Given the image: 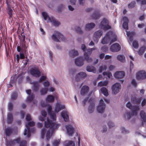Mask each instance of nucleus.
I'll return each mask as SVG.
<instances>
[{
    "mask_svg": "<svg viewBox=\"0 0 146 146\" xmlns=\"http://www.w3.org/2000/svg\"><path fill=\"white\" fill-rule=\"evenodd\" d=\"M126 34L127 36L133 37L135 35V33L134 32L127 31Z\"/></svg>",
    "mask_w": 146,
    "mask_h": 146,
    "instance_id": "6e6d98bb",
    "label": "nucleus"
},
{
    "mask_svg": "<svg viewBox=\"0 0 146 146\" xmlns=\"http://www.w3.org/2000/svg\"><path fill=\"white\" fill-rule=\"evenodd\" d=\"M61 115L63 118L65 122H67L69 120V117L68 112L66 111H62L61 113Z\"/></svg>",
    "mask_w": 146,
    "mask_h": 146,
    "instance_id": "4be33fe9",
    "label": "nucleus"
},
{
    "mask_svg": "<svg viewBox=\"0 0 146 146\" xmlns=\"http://www.w3.org/2000/svg\"><path fill=\"white\" fill-rule=\"evenodd\" d=\"M96 49L95 48H88L87 50V52H85L84 54V56L85 59L88 62H91L92 61V58H90V56L92 51Z\"/></svg>",
    "mask_w": 146,
    "mask_h": 146,
    "instance_id": "423d86ee",
    "label": "nucleus"
},
{
    "mask_svg": "<svg viewBox=\"0 0 146 146\" xmlns=\"http://www.w3.org/2000/svg\"><path fill=\"white\" fill-rule=\"evenodd\" d=\"M131 100L132 103L137 105H139L141 103V99L140 98H137L136 97L132 98Z\"/></svg>",
    "mask_w": 146,
    "mask_h": 146,
    "instance_id": "393cba45",
    "label": "nucleus"
},
{
    "mask_svg": "<svg viewBox=\"0 0 146 146\" xmlns=\"http://www.w3.org/2000/svg\"><path fill=\"white\" fill-rule=\"evenodd\" d=\"M106 107L105 104L102 99L100 101L99 104L97 108L98 112L100 113H102L104 111Z\"/></svg>",
    "mask_w": 146,
    "mask_h": 146,
    "instance_id": "0eeeda50",
    "label": "nucleus"
},
{
    "mask_svg": "<svg viewBox=\"0 0 146 146\" xmlns=\"http://www.w3.org/2000/svg\"><path fill=\"white\" fill-rule=\"evenodd\" d=\"M101 92L106 96L108 95V90L105 87H102L100 89Z\"/></svg>",
    "mask_w": 146,
    "mask_h": 146,
    "instance_id": "e433bc0d",
    "label": "nucleus"
},
{
    "mask_svg": "<svg viewBox=\"0 0 146 146\" xmlns=\"http://www.w3.org/2000/svg\"><path fill=\"white\" fill-rule=\"evenodd\" d=\"M64 7V5L62 4L60 5L58 7L57 11L59 12L61 11L62 9Z\"/></svg>",
    "mask_w": 146,
    "mask_h": 146,
    "instance_id": "69168bd1",
    "label": "nucleus"
},
{
    "mask_svg": "<svg viewBox=\"0 0 146 146\" xmlns=\"http://www.w3.org/2000/svg\"><path fill=\"white\" fill-rule=\"evenodd\" d=\"M13 119V117L12 114L11 113H9L8 114L7 117V122L8 123H11Z\"/></svg>",
    "mask_w": 146,
    "mask_h": 146,
    "instance_id": "4c0bfd02",
    "label": "nucleus"
},
{
    "mask_svg": "<svg viewBox=\"0 0 146 146\" xmlns=\"http://www.w3.org/2000/svg\"><path fill=\"white\" fill-rule=\"evenodd\" d=\"M19 146H26L27 144V142L25 140L20 141L19 142Z\"/></svg>",
    "mask_w": 146,
    "mask_h": 146,
    "instance_id": "13d9d810",
    "label": "nucleus"
},
{
    "mask_svg": "<svg viewBox=\"0 0 146 146\" xmlns=\"http://www.w3.org/2000/svg\"><path fill=\"white\" fill-rule=\"evenodd\" d=\"M146 49V47L145 46H143L141 47L138 51V54L140 55H141L143 54L144 52Z\"/></svg>",
    "mask_w": 146,
    "mask_h": 146,
    "instance_id": "79ce46f5",
    "label": "nucleus"
},
{
    "mask_svg": "<svg viewBox=\"0 0 146 146\" xmlns=\"http://www.w3.org/2000/svg\"><path fill=\"white\" fill-rule=\"evenodd\" d=\"M123 20L124 21L122 25L123 28L126 30H128L129 20L128 18L126 17H124L123 18Z\"/></svg>",
    "mask_w": 146,
    "mask_h": 146,
    "instance_id": "6ab92c4d",
    "label": "nucleus"
},
{
    "mask_svg": "<svg viewBox=\"0 0 146 146\" xmlns=\"http://www.w3.org/2000/svg\"><path fill=\"white\" fill-rule=\"evenodd\" d=\"M51 117V118L53 121L56 120V116L55 114L52 113L50 114H49Z\"/></svg>",
    "mask_w": 146,
    "mask_h": 146,
    "instance_id": "680f3d73",
    "label": "nucleus"
},
{
    "mask_svg": "<svg viewBox=\"0 0 146 146\" xmlns=\"http://www.w3.org/2000/svg\"><path fill=\"white\" fill-rule=\"evenodd\" d=\"M86 70L89 72H92L94 73L96 72V70L95 67L92 66H88L86 67Z\"/></svg>",
    "mask_w": 146,
    "mask_h": 146,
    "instance_id": "7c9ffc66",
    "label": "nucleus"
},
{
    "mask_svg": "<svg viewBox=\"0 0 146 146\" xmlns=\"http://www.w3.org/2000/svg\"><path fill=\"white\" fill-rule=\"evenodd\" d=\"M21 36L20 39L22 40L23 39V44L24 47V48L25 49L27 48L25 44V43L26 42L25 41V36L23 33V32L21 33Z\"/></svg>",
    "mask_w": 146,
    "mask_h": 146,
    "instance_id": "58836bf2",
    "label": "nucleus"
},
{
    "mask_svg": "<svg viewBox=\"0 0 146 146\" xmlns=\"http://www.w3.org/2000/svg\"><path fill=\"white\" fill-rule=\"evenodd\" d=\"M136 3L135 1H133L131 2L128 5V7L129 8H132L134 7Z\"/></svg>",
    "mask_w": 146,
    "mask_h": 146,
    "instance_id": "3c124183",
    "label": "nucleus"
},
{
    "mask_svg": "<svg viewBox=\"0 0 146 146\" xmlns=\"http://www.w3.org/2000/svg\"><path fill=\"white\" fill-rule=\"evenodd\" d=\"M5 3L7 7V12L9 15V17L11 18L13 16V12L14 7V5L17 6V4L13 0H5Z\"/></svg>",
    "mask_w": 146,
    "mask_h": 146,
    "instance_id": "f03ea898",
    "label": "nucleus"
},
{
    "mask_svg": "<svg viewBox=\"0 0 146 146\" xmlns=\"http://www.w3.org/2000/svg\"><path fill=\"white\" fill-rule=\"evenodd\" d=\"M44 123L45 127L46 128H49L52 131L57 129L59 126V124L53 122L48 118L47 119V121H45Z\"/></svg>",
    "mask_w": 146,
    "mask_h": 146,
    "instance_id": "7ed1b4c3",
    "label": "nucleus"
},
{
    "mask_svg": "<svg viewBox=\"0 0 146 146\" xmlns=\"http://www.w3.org/2000/svg\"><path fill=\"white\" fill-rule=\"evenodd\" d=\"M136 78L138 80H143L146 78V72L145 71H139L136 74Z\"/></svg>",
    "mask_w": 146,
    "mask_h": 146,
    "instance_id": "9d476101",
    "label": "nucleus"
},
{
    "mask_svg": "<svg viewBox=\"0 0 146 146\" xmlns=\"http://www.w3.org/2000/svg\"><path fill=\"white\" fill-rule=\"evenodd\" d=\"M17 93L15 92H14L11 95V98L12 100H16L17 98Z\"/></svg>",
    "mask_w": 146,
    "mask_h": 146,
    "instance_id": "5fc2aeb1",
    "label": "nucleus"
},
{
    "mask_svg": "<svg viewBox=\"0 0 146 146\" xmlns=\"http://www.w3.org/2000/svg\"><path fill=\"white\" fill-rule=\"evenodd\" d=\"M19 54H17L16 55V59L17 60V63H19L20 59H24L25 58V55L22 52H20L19 54Z\"/></svg>",
    "mask_w": 146,
    "mask_h": 146,
    "instance_id": "2f4dec72",
    "label": "nucleus"
},
{
    "mask_svg": "<svg viewBox=\"0 0 146 146\" xmlns=\"http://www.w3.org/2000/svg\"><path fill=\"white\" fill-rule=\"evenodd\" d=\"M91 17L94 19H97L100 18V16L99 13L97 12L93 14Z\"/></svg>",
    "mask_w": 146,
    "mask_h": 146,
    "instance_id": "a18cd8bd",
    "label": "nucleus"
},
{
    "mask_svg": "<svg viewBox=\"0 0 146 146\" xmlns=\"http://www.w3.org/2000/svg\"><path fill=\"white\" fill-rule=\"evenodd\" d=\"M78 51L74 50H72L69 52V55L71 57H74L78 56Z\"/></svg>",
    "mask_w": 146,
    "mask_h": 146,
    "instance_id": "c85d7f7f",
    "label": "nucleus"
},
{
    "mask_svg": "<svg viewBox=\"0 0 146 146\" xmlns=\"http://www.w3.org/2000/svg\"><path fill=\"white\" fill-rule=\"evenodd\" d=\"M117 60L123 63L125 62V57L123 55H118L117 56Z\"/></svg>",
    "mask_w": 146,
    "mask_h": 146,
    "instance_id": "bb28decb",
    "label": "nucleus"
},
{
    "mask_svg": "<svg viewBox=\"0 0 146 146\" xmlns=\"http://www.w3.org/2000/svg\"><path fill=\"white\" fill-rule=\"evenodd\" d=\"M101 50L103 52H106L108 51V47L106 46H104L101 47Z\"/></svg>",
    "mask_w": 146,
    "mask_h": 146,
    "instance_id": "0e129e2a",
    "label": "nucleus"
},
{
    "mask_svg": "<svg viewBox=\"0 0 146 146\" xmlns=\"http://www.w3.org/2000/svg\"><path fill=\"white\" fill-rule=\"evenodd\" d=\"M35 98V95L33 93H32L27 98L26 101L27 102H31L34 100Z\"/></svg>",
    "mask_w": 146,
    "mask_h": 146,
    "instance_id": "f704fd0d",
    "label": "nucleus"
},
{
    "mask_svg": "<svg viewBox=\"0 0 146 146\" xmlns=\"http://www.w3.org/2000/svg\"><path fill=\"white\" fill-rule=\"evenodd\" d=\"M104 76H106L109 78H110L111 76H112V74L110 72H104L103 73Z\"/></svg>",
    "mask_w": 146,
    "mask_h": 146,
    "instance_id": "8fccbe9b",
    "label": "nucleus"
},
{
    "mask_svg": "<svg viewBox=\"0 0 146 146\" xmlns=\"http://www.w3.org/2000/svg\"><path fill=\"white\" fill-rule=\"evenodd\" d=\"M95 104L94 102L90 103V105L88 108V110L89 113H92L94 111Z\"/></svg>",
    "mask_w": 146,
    "mask_h": 146,
    "instance_id": "cd10ccee",
    "label": "nucleus"
},
{
    "mask_svg": "<svg viewBox=\"0 0 146 146\" xmlns=\"http://www.w3.org/2000/svg\"><path fill=\"white\" fill-rule=\"evenodd\" d=\"M50 138V131L48 130L46 133V138L48 140Z\"/></svg>",
    "mask_w": 146,
    "mask_h": 146,
    "instance_id": "e2e57ef3",
    "label": "nucleus"
},
{
    "mask_svg": "<svg viewBox=\"0 0 146 146\" xmlns=\"http://www.w3.org/2000/svg\"><path fill=\"white\" fill-rule=\"evenodd\" d=\"M89 90V87L87 86H83L81 90L80 94L84 96L87 94Z\"/></svg>",
    "mask_w": 146,
    "mask_h": 146,
    "instance_id": "a211bd4d",
    "label": "nucleus"
},
{
    "mask_svg": "<svg viewBox=\"0 0 146 146\" xmlns=\"http://www.w3.org/2000/svg\"><path fill=\"white\" fill-rule=\"evenodd\" d=\"M60 143V141L59 139L55 140L52 143V145L53 146H58Z\"/></svg>",
    "mask_w": 146,
    "mask_h": 146,
    "instance_id": "09e8293b",
    "label": "nucleus"
},
{
    "mask_svg": "<svg viewBox=\"0 0 146 146\" xmlns=\"http://www.w3.org/2000/svg\"><path fill=\"white\" fill-rule=\"evenodd\" d=\"M110 40L109 33H108L102 39L101 42L103 44H107Z\"/></svg>",
    "mask_w": 146,
    "mask_h": 146,
    "instance_id": "aec40b11",
    "label": "nucleus"
},
{
    "mask_svg": "<svg viewBox=\"0 0 146 146\" xmlns=\"http://www.w3.org/2000/svg\"><path fill=\"white\" fill-rule=\"evenodd\" d=\"M13 108V103L11 102H9L8 104V109L10 111H11Z\"/></svg>",
    "mask_w": 146,
    "mask_h": 146,
    "instance_id": "de8ad7c7",
    "label": "nucleus"
},
{
    "mask_svg": "<svg viewBox=\"0 0 146 146\" xmlns=\"http://www.w3.org/2000/svg\"><path fill=\"white\" fill-rule=\"evenodd\" d=\"M35 123L34 121H30L28 123L26 124V127L27 128V129L30 130L29 127H33L35 126Z\"/></svg>",
    "mask_w": 146,
    "mask_h": 146,
    "instance_id": "ea45409f",
    "label": "nucleus"
},
{
    "mask_svg": "<svg viewBox=\"0 0 146 146\" xmlns=\"http://www.w3.org/2000/svg\"><path fill=\"white\" fill-rule=\"evenodd\" d=\"M103 33L102 31L98 30L94 34L93 40L96 42H97L100 37L102 35Z\"/></svg>",
    "mask_w": 146,
    "mask_h": 146,
    "instance_id": "9b49d317",
    "label": "nucleus"
},
{
    "mask_svg": "<svg viewBox=\"0 0 146 146\" xmlns=\"http://www.w3.org/2000/svg\"><path fill=\"white\" fill-rule=\"evenodd\" d=\"M20 141V137H18L16 139L13 140H7V145L11 146L14 145L16 143H19Z\"/></svg>",
    "mask_w": 146,
    "mask_h": 146,
    "instance_id": "dca6fc26",
    "label": "nucleus"
},
{
    "mask_svg": "<svg viewBox=\"0 0 146 146\" xmlns=\"http://www.w3.org/2000/svg\"><path fill=\"white\" fill-rule=\"evenodd\" d=\"M17 78H18V81L19 83H20L21 82L23 81V76L21 74L18 75Z\"/></svg>",
    "mask_w": 146,
    "mask_h": 146,
    "instance_id": "603ef678",
    "label": "nucleus"
},
{
    "mask_svg": "<svg viewBox=\"0 0 146 146\" xmlns=\"http://www.w3.org/2000/svg\"><path fill=\"white\" fill-rule=\"evenodd\" d=\"M13 131L12 128L8 127L5 130V134L6 136H9L12 133Z\"/></svg>",
    "mask_w": 146,
    "mask_h": 146,
    "instance_id": "c756f323",
    "label": "nucleus"
},
{
    "mask_svg": "<svg viewBox=\"0 0 146 146\" xmlns=\"http://www.w3.org/2000/svg\"><path fill=\"white\" fill-rule=\"evenodd\" d=\"M33 90L35 92L38 91L39 90V85L38 82H35L33 83Z\"/></svg>",
    "mask_w": 146,
    "mask_h": 146,
    "instance_id": "473e14b6",
    "label": "nucleus"
},
{
    "mask_svg": "<svg viewBox=\"0 0 146 146\" xmlns=\"http://www.w3.org/2000/svg\"><path fill=\"white\" fill-rule=\"evenodd\" d=\"M46 129L45 128H43L41 130V137L42 138H44L46 131Z\"/></svg>",
    "mask_w": 146,
    "mask_h": 146,
    "instance_id": "052dcab7",
    "label": "nucleus"
},
{
    "mask_svg": "<svg viewBox=\"0 0 146 146\" xmlns=\"http://www.w3.org/2000/svg\"><path fill=\"white\" fill-rule=\"evenodd\" d=\"M108 80L104 81H100L98 84V86L101 87L103 86H106L108 84Z\"/></svg>",
    "mask_w": 146,
    "mask_h": 146,
    "instance_id": "a19ab883",
    "label": "nucleus"
},
{
    "mask_svg": "<svg viewBox=\"0 0 146 146\" xmlns=\"http://www.w3.org/2000/svg\"><path fill=\"white\" fill-rule=\"evenodd\" d=\"M109 22L105 18H104L101 22L100 28L104 30H106L111 29V27L109 25Z\"/></svg>",
    "mask_w": 146,
    "mask_h": 146,
    "instance_id": "39448f33",
    "label": "nucleus"
},
{
    "mask_svg": "<svg viewBox=\"0 0 146 146\" xmlns=\"http://www.w3.org/2000/svg\"><path fill=\"white\" fill-rule=\"evenodd\" d=\"M46 101L50 102H52L54 101V97L51 95H48L46 98Z\"/></svg>",
    "mask_w": 146,
    "mask_h": 146,
    "instance_id": "c9c22d12",
    "label": "nucleus"
},
{
    "mask_svg": "<svg viewBox=\"0 0 146 146\" xmlns=\"http://www.w3.org/2000/svg\"><path fill=\"white\" fill-rule=\"evenodd\" d=\"M126 107L129 109L131 110V113L130 112H127L126 113L128 119H129L132 116L136 115L137 114V111L139 110V106H132L131 104L129 102L126 104Z\"/></svg>",
    "mask_w": 146,
    "mask_h": 146,
    "instance_id": "f257e3e1",
    "label": "nucleus"
},
{
    "mask_svg": "<svg viewBox=\"0 0 146 146\" xmlns=\"http://www.w3.org/2000/svg\"><path fill=\"white\" fill-rule=\"evenodd\" d=\"M65 108V106L62 105L60 106L59 103H57L55 109V111L57 113L59 112L62 109H64Z\"/></svg>",
    "mask_w": 146,
    "mask_h": 146,
    "instance_id": "b1692460",
    "label": "nucleus"
},
{
    "mask_svg": "<svg viewBox=\"0 0 146 146\" xmlns=\"http://www.w3.org/2000/svg\"><path fill=\"white\" fill-rule=\"evenodd\" d=\"M121 49L120 45L117 43H115L112 44L110 47V50L113 52H117L119 51Z\"/></svg>",
    "mask_w": 146,
    "mask_h": 146,
    "instance_id": "f8f14e48",
    "label": "nucleus"
},
{
    "mask_svg": "<svg viewBox=\"0 0 146 146\" xmlns=\"http://www.w3.org/2000/svg\"><path fill=\"white\" fill-rule=\"evenodd\" d=\"M121 86L120 84L116 83L112 86L111 89L112 92L115 94L118 93L120 90Z\"/></svg>",
    "mask_w": 146,
    "mask_h": 146,
    "instance_id": "1a4fd4ad",
    "label": "nucleus"
},
{
    "mask_svg": "<svg viewBox=\"0 0 146 146\" xmlns=\"http://www.w3.org/2000/svg\"><path fill=\"white\" fill-rule=\"evenodd\" d=\"M43 84L45 87H48L49 86L50 83L48 81H46L44 82L43 83Z\"/></svg>",
    "mask_w": 146,
    "mask_h": 146,
    "instance_id": "338daca9",
    "label": "nucleus"
},
{
    "mask_svg": "<svg viewBox=\"0 0 146 146\" xmlns=\"http://www.w3.org/2000/svg\"><path fill=\"white\" fill-rule=\"evenodd\" d=\"M107 68L106 65H105L103 66H101L99 69V72L101 73L104 70H106Z\"/></svg>",
    "mask_w": 146,
    "mask_h": 146,
    "instance_id": "37998d69",
    "label": "nucleus"
},
{
    "mask_svg": "<svg viewBox=\"0 0 146 146\" xmlns=\"http://www.w3.org/2000/svg\"><path fill=\"white\" fill-rule=\"evenodd\" d=\"M84 60V59L83 57H80L75 59V63L76 66H81L83 65Z\"/></svg>",
    "mask_w": 146,
    "mask_h": 146,
    "instance_id": "f3484780",
    "label": "nucleus"
},
{
    "mask_svg": "<svg viewBox=\"0 0 146 146\" xmlns=\"http://www.w3.org/2000/svg\"><path fill=\"white\" fill-rule=\"evenodd\" d=\"M29 71L31 75L36 78L39 77L41 74V72L38 68H32Z\"/></svg>",
    "mask_w": 146,
    "mask_h": 146,
    "instance_id": "6e6552de",
    "label": "nucleus"
},
{
    "mask_svg": "<svg viewBox=\"0 0 146 146\" xmlns=\"http://www.w3.org/2000/svg\"><path fill=\"white\" fill-rule=\"evenodd\" d=\"M125 73L123 71H117L114 74V77L117 78H121L124 76Z\"/></svg>",
    "mask_w": 146,
    "mask_h": 146,
    "instance_id": "5701e85b",
    "label": "nucleus"
},
{
    "mask_svg": "<svg viewBox=\"0 0 146 146\" xmlns=\"http://www.w3.org/2000/svg\"><path fill=\"white\" fill-rule=\"evenodd\" d=\"M133 46L135 48H137L139 47L138 42L136 40H134L133 43Z\"/></svg>",
    "mask_w": 146,
    "mask_h": 146,
    "instance_id": "49530a36",
    "label": "nucleus"
},
{
    "mask_svg": "<svg viewBox=\"0 0 146 146\" xmlns=\"http://www.w3.org/2000/svg\"><path fill=\"white\" fill-rule=\"evenodd\" d=\"M95 26V24L94 23H90L86 25V30H89L94 28Z\"/></svg>",
    "mask_w": 146,
    "mask_h": 146,
    "instance_id": "72a5a7b5",
    "label": "nucleus"
},
{
    "mask_svg": "<svg viewBox=\"0 0 146 146\" xmlns=\"http://www.w3.org/2000/svg\"><path fill=\"white\" fill-rule=\"evenodd\" d=\"M48 20L49 22L52 23L53 25L55 26H58L60 25V23L56 20L53 17H51L48 18Z\"/></svg>",
    "mask_w": 146,
    "mask_h": 146,
    "instance_id": "412c9836",
    "label": "nucleus"
},
{
    "mask_svg": "<svg viewBox=\"0 0 146 146\" xmlns=\"http://www.w3.org/2000/svg\"><path fill=\"white\" fill-rule=\"evenodd\" d=\"M87 76L86 74L84 72H81L77 74L75 77L76 81L78 82L81 80H82Z\"/></svg>",
    "mask_w": 146,
    "mask_h": 146,
    "instance_id": "ddd939ff",
    "label": "nucleus"
},
{
    "mask_svg": "<svg viewBox=\"0 0 146 146\" xmlns=\"http://www.w3.org/2000/svg\"><path fill=\"white\" fill-rule=\"evenodd\" d=\"M47 88H43L40 90V92L41 95H44L46 94L48 91Z\"/></svg>",
    "mask_w": 146,
    "mask_h": 146,
    "instance_id": "c03bdc74",
    "label": "nucleus"
},
{
    "mask_svg": "<svg viewBox=\"0 0 146 146\" xmlns=\"http://www.w3.org/2000/svg\"><path fill=\"white\" fill-rule=\"evenodd\" d=\"M66 128L68 135L70 136H72L74 131V128L72 126L70 125H66Z\"/></svg>",
    "mask_w": 146,
    "mask_h": 146,
    "instance_id": "4468645a",
    "label": "nucleus"
},
{
    "mask_svg": "<svg viewBox=\"0 0 146 146\" xmlns=\"http://www.w3.org/2000/svg\"><path fill=\"white\" fill-rule=\"evenodd\" d=\"M55 34L52 36V38L55 41L59 42V39L60 40L65 41L66 39L63 35L58 31H55Z\"/></svg>",
    "mask_w": 146,
    "mask_h": 146,
    "instance_id": "20e7f679",
    "label": "nucleus"
},
{
    "mask_svg": "<svg viewBox=\"0 0 146 146\" xmlns=\"http://www.w3.org/2000/svg\"><path fill=\"white\" fill-rule=\"evenodd\" d=\"M75 30L78 33L82 34L83 33L81 29L79 27H76L75 28Z\"/></svg>",
    "mask_w": 146,
    "mask_h": 146,
    "instance_id": "bf43d9fd",
    "label": "nucleus"
},
{
    "mask_svg": "<svg viewBox=\"0 0 146 146\" xmlns=\"http://www.w3.org/2000/svg\"><path fill=\"white\" fill-rule=\"evenodd\" d=\"M42 14L44 20H46L49 17H48L47 13L45 12H42ZM48 21H49L48 20Z\"/></svg>",
    "mask_w": 146,
    "mask_h": 146,
    "instance_id": "864d4df0",
    "label": "nucleus"
},
{
    "mask_svg": "<svg viewBox=\"0 0 146 146\" xmlns=\"http://www.w3.org/2000/svg\"><path fill=\"white\" fill-rule=\"evenodd\" d=\"M65 146H75V144L72 141H69L68 143H66Z\"/></svg>",
    "mask_w": 146,
    "mask_h": 146,
    "instance_id": "4d7b16f0",
    "label": "nucleus"
},
{
    "mask_svg": "<svg viewBox=\"0 0 146 146\" xmlns=\"http://www.w3.org/2000/svg\"><path fill=\"white\" fill-rule=\"evenodd\" d=\"M35 131V129L34 128L32 129L31 131V130L27 129H25L24 131V135H25L27 133V137H29L31 136V132H33Z\"/></svg>",
    "mask_w": 146,
    "mask_h": 146,
    "instance_id": "a878e982",
    "label": "nucleus"
},
{
    "mask_svg": "<svg viewBox=\"0 0 146 146\" xmlns=\"http://www.w3.org/2000/svg\"><path fill=\"white\" fill-rule=\"evenodd\" d=\"M52 110V107L51 106H49L47 108V111L48 114L51 113Z\"/></svg>",
    "mask_w": 146,
    "mask_h": 146,
    "instance_id": "774afa93",
    "label": "nucleus"
},
{
    "mask_svg": "<svg viewBox=\"0 0 146 146\" xmlns=\"http://www.w3.org/2000/svg\"><path fill=\"white\" fill-rule=\"evenodd\" d=\"M140 115L142 121L141 126H143L144 123L146 122V114L143 110H141L140 113Z\"/></svg>",
    "mask_w": 146,
    "mask_h": 146,
    "instance_id": "2eb2a0df",
    "label": "nucleus"
}]
</instances>
